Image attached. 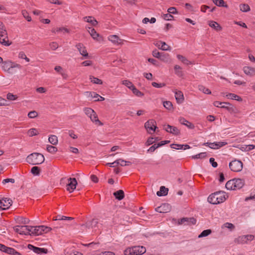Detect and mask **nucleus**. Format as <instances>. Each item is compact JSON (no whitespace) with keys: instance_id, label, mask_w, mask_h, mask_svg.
<instances>
[{"instance_id":"nucleus-63","label":"nucleus","mask_w":255,"mask_h":255,"mask_svg":"<svg viewBox=\"0 0 255 255\" xmlns=\"http://www.w3.org/2000/svg\"><path fill=\"white\" fill-rule=\"evenodd\" d=\"M37 116H38V114L35 111H31V112H29V113L28 114V117L31 119L34 118L36 117Z\"/></svg>"},{"instance_id":"nucleus-58","label":"nucleus","mask_w":255,"mask_h":255,"mask_svg":"<svg viewBox=\"0 0 255 255\" xmlns=\"http://www.w3.org/2000/svg\"><path fill=\"white\" fill-rule=\"evenodd\" d=\"M49 46L51 50H55L58 48L59 45L56 42H52L49 43Z\"/></svg>"},{"instance_id":"nucleus-20","label":"nucleus","mask_w":255,"mask_h":255,"mask_svg":"<svg viewBox=\"0 0 255 255\" xmlns=\"http://www.w3.org/2000/svg\"><path fill=\"white\" fill-rule=\"evenodd\" d=\"M179 122L181 124L186 126L190 129H193L195 128L194 125L192 123L188 121L184 118H180Z\"/></svg>"},{"instance_id":"nucleus-12","label":"nucleus","mask_w":255,"mask_h":255,"mask_svg":"<svg viewBox=\"0 0 255 255\" xmlns=\"http://www.w3.org/2000/svg\"><path fill=\"white\" fill-rule=\"evenodd\" d=\"M196 223V220L192 218H183L178 220V224L186 225H195Z\"/></svg>"},{"instance_id":"nucleus-55","label":"nucleus","mask_w":255,"mask_h":255,"mask_svg":"<svg viewBox=\"0 0 255 255\" xmlns=\"http://www.w3.org/2000/svg\"><path fill=\"white\" fill-rule=\"evenodd\" d=\"M24 227H26V235H32V230H33L34 227L31 226H24Z\"/></svg>"},{"instance_id":"nucleus-31","label":"nucleus","mask_w":255,"mask_h":255,"mask_svg":"<svg viewBox=\"0 0 255 255\" xmlns=\"http://www.w3.org/2000/svg\"><path fill=\"white\" fill-rule=\"evenodd\" d=\"M85 95L90 100H92L93 98H98L100 95L94 92H85Z\"/></svg>"},{"instance_id":"nucleus-4","label":"nucleus","mask_w":255,"mask_h":255,"mask_svg":"<svg viewBox=\"0 0 255 255\" xmlns=\"http://www.w3.org/2000/svg\"><path fill=\"white\" fill-rule=\"evenodd\" d=\"M146 252L145 248L143 246H134L127 249L124 254L125 255H141Z\"/></svg>"},{"instance_id":"nucleus-11","label":"nucleus","mask_w":255,"mask_h":255,"mask_svg":"<svg viewBox=\"0 0 255 255\" xmlns=\"http://www.w3.org/2000/svg\"><path fill=\"white\" fill-rule=\"evenodd\" d=\"M163 127L164 129L169 133H172L175 135H178L180 133L179 129H178V128L175 127L171 126L169 125H163Z\"/></svg>"},{"instance_id":"nucleus-24","label":"nucleus","mask_w":255,"mask_h":255,"mask_svg":"<svg viewBox=\"0 0 255 255\" xmlns=\"http://www.w3.org/2000/svg\"><path fill=\"white\" fill-rule=\"evenodd\" d=\"M209 25L211 27L214 28L217 31H220L222 29L221 26L216 21H210Z\"/></svg>"},{"instance_id":"nucleus-25","label":"nucleus","mask_w":255,"mask_h":255,"mask_svg":"<svg viewBox=\"0 0 255 255\" xmlns=\"http://www.w3.org/2000/svg\"><path fill=\"white\" fill-rule=\"evenodd\" d=\"M88 31L94 39L99 40L98 37H100V34L96 32L94 28L89 27Z\"/></svg>"},{"instance_id":"nucleus-46","label":"nucleus","mask_w":255,"mask_h":255,"mask_svg":"<svg viewBox=\"0 0 255 255\" xmlns=\"http://www.w3.org/2000/svg\"><path fill=\"white\" fill-rule=\"evenodd\" d=\"M131 90L133 93L138 97H142L144 95V94L141 92L139 91L138 89H137L135 86H134Z\"/></svg>"},{"instance_id":"nucleus-41","label":"nucleus","mask_w":255,"mask_h":255,"mask_svg":"<svg viewBox=\"0 0 255 255\" xmlns=\"http://www.w3.org/2000/svg\"><path fill=\"white\" fill-rule=\"evenodd\" d=\"M240 10L243 12H248L250 10V7L248 4H241L240 5Z\"/></svg>"},{"instance_id":"nucleus-26","label":"nucleus","mask_w":255,"mask_h":255,"mask_svg":"<svg viewBox=\"0 0 255 255\" xmlns=\"http://www.w3.org/2000/svg\"><path fill=\"white\" fill-rule=\"evenodd\" d=\"M116 199L118 200H121L124 199L125 197V193L123 190H119L116 192H115L113 194Z\"/></svg>"},{"instance_id":"nucleus-33","label":"nucleus","mask_w":255,"mask_h":255,"mask_svg":"<svg viewBox=\"0 0 255 255\" xmlns=\"http://www.w3.org/2000/svg\"><path fill=\"white\" fill-rule=\"evenodd\" d=\"M214 3L218 6L228 7V5L223 0H212Z\"/></svg>"},{"instance_id":"nucleus-10","label":"nucleus","mask_w":255,"mask_h":255,"mask_svg":"<svg viewBox=\"0 0 255 255\" xmlns=\"http://www.w3.org/2000/svg\"><path fill=\"white\" fill-rule=\"evenodd\" d=\"M12 200L10 198H3L0 200V209L6 210L11 205Z\"/></svg>"},{"instance_id":"nucleus-61","label":"nucleus","mask_w":255,"mask_h":255,"mask_svg":"<svg viewBox=\"0 0 255 255\" xmlns=\"http://www.w3.org/2000/svg\"><path fill=\"white\" fill-rule=\"evenodd\" d=\"M162 17L166 20H171L173 18V16L169 13L163 14Z\"/></svg>"},{"instance_id":"nucleus-7","label":"nucleus","mask_w":255,"mask_h":255,"mask_svg":"<svg viewBox=\"0 0 255 255\" xmlns=\"http://www.w3.org/2000/svg\"><path fill=\"white\" fill-rule=\"evenodd\" d=\"M229 166L232 171L238 172L242 171L243 163L240 160L235 159L230 162Z\"/></svg>"},{"instance_id":"nucleus-22","label":"nucleus","mask_w":255,"mask_h":255,"mask_svg":"<svg viewBox=\"0 0 255 255\" xmlns=\"http://www.w3.org/2000/svg\"><path fill=\"white\" fill-rule=\"evenodd\" d=\"M108 39L115 44H121L122 40L116 35H110Z\"/></svg>"},{"instance_id":"nucleus-6","label":"nucleus","mask_w":255,"mask_h":255,"mask_svg":"<svg viewBox=\"0 0 255 255\" xmlns=\"http://www.w3.org/2000/svg\"><path fill=\"white\" fill-rule=\"evenodd\" d=\"M81 226L86 230H92L96 231L99 228V221L97 219L94 218L92 220L87 221L85 224H81Z\"/></svg>"},{"instance_id":"nucleus-52","label":"nucleus","mask_w":255,"mask_h":255,"mask_svg":"<svg viewBox=\"0 0 255 255\" xmlns=\"http://www.w3.org/2000/svg\"><path fill=\"white\" fill-rule=\"evenodd\" d=\"M18 222L20 223H21L23 224H27L29 223L30 220L28 218L21 217L18 218Z\"/></svg>"},{"instance_id":"nucleus-17","label":"nucleus","mask_w":255,"mask_h":255,"mask_svg":"<svg viewBox=\"0 0 255 255\" xmlns=\"http://www.w3.org/2000/svg\"><path fill=\"white\" fill-rule=\"evenodd\" d=\"M1 63L2 64V65L1 66L2 70L5 72H7L8 73L11 74V72L10 71V69L12 67V66H11V61H2V62H1Z\"/></svg>"},{"instance_id":"nucleus-59","label":"nucleus","mask_w":255,"mask_h":255,"mask_svg":"<svg viewBox=\"0 0 255 255\" xmlns=\"http://www.w3.org/2000/svg\"><path fill=\"white\" fill-rule=\"evenodd\" d=\"M223 227L229 229L231 231L234 230L235 228V226L230 223H226L224 224Z\"/></svg>"},{"instance_id":"nucleus-2","label":"nucleus","mask_w":255,"mask_h":255,"mask_svg":"<svg viewBox=\"0 0 255 255\" xmlns=\"http://www.w3.org/2000/svg\"><path fill=\"white\" fill-rule=\"evenodd\" d=\"M226 200L225 193L219 191L211 194L208 198V201L212 204H218Z\"/></svg>"},{"instance_id":"nucleus-45","label":"nucleus","mask_w":255,"mask_h":255,"mask_svg":"<svg viewBox=\"0 0 255 255\" xmlns=\"http://www.w3.org/2000/svg\"><path fill=\"white\" fill-rule=\"evenodd\" d=\"M212 231L210 229L204 230L198 236L199 238L207 237L211 233Z\"/></svg>"},{"instance_id":"nucleus-56","label":"nucleus","mask_w":255,"mask_h":255,"mask_svg":"<svg viewBox=\"0 0 255 255\" xmlns=\"http://www.w3.org/2000/svg\"><path fill=\"white\" fill-rule=\"evenodd\" d=\"M169 54L165 53H162L159 59L164 62H167L169 60Z\"/></svg>"},{"instance_id":"nucleus-16","label":"nucleus","mask_w":255,"mask_h":255,"mask_svg":"<svg viewBox=\"0 0 255 255\" xmlns=\"http://www.w3.org/2000/svg\"><path fill=\"white\" fill-rule=\"evenodd\" d=\"M76 47L78 50L79 51L81 55L85 57H88V53L87 51L86 47L84 46L83 44L79 43L76 45Z\"/></svg>"},{"instance_id":"nucleus-29","label":"nucleus","mask_w":255,"mask_h":255,"mask_svg":"<svg viewBox=\"0 0 255 255\" xmlns=\"http://www.w3.org/2000/svg\"><path fill=\"white\" fill-rule=\"evenodd\" d=\"M175 99L178 103H182L184 100V96L181 91L176 92L175 94Z\"/></svg>"},{"instance_id":"nucleus-47","label":"nucleus","mask_w":255,"mask_h":255,"mask_svg":"<svg viewBox=\"0 0 255 255\" xmlns=\"http://www.w3.org/2000/svg\"><path fill=\"white\" fill-rule=\"evenodd\" d=\"M122 83L123 85H125L130 90L134 86L130 81L127 80L123 81Z\"/></svg>"},{"instance_id":"nucleus-64","label":"nucleus","mask_w":255,"mask_h":255,"mask_svg":"<svg viewBox=\"0 0 255 255\" xmlns=\"http://www.w3.org/2000/svg\"><path fill=\"white\" fill-rule=\"evenodd\" d=\"M167 12L170 14H176L178 11L175 7H170L167 9Z\"/></svg>"},{"instance_id":"nucleus-15","label":"nucleus","mask_w":255,"mask_h":255,"mask_svg":"<svg viewBox=\"0 0 255 255\" xmlns=\"http://www.w3.org/2000/svg\"><path fill=\"white\" fill-rule=\"evenodd\" d=\"M171 207L168 203H163L160 206L157 207L155 211L159 213H167L171 210Z\"/></svg>"},{"instance_id":"nucleus-14","label":"nucleus","mask_w":255,"mask_h":255,"mask_svg":"<svg viewBox=\"0 0 255 255\" xmlns=\"http://www.w3.org/2000/svg\"><path fill=\"white\" fill-rule=\"evenodd\" d=\"M27 247L29 250L33 251L37 254H47L48 252V250L46 249L36 247L31 244H28Z\"/></svg>"},{"instance_id":"nucleus-39","label":"nucleus","mask_w":255,"mask_h":255,"mask_svg":"<svg viewBox=\"0 0 255 255\" xmlns=\"http://www.w3.org/2000/svg\"><path fill=\"white\" fill-rule=\"evenodd\" d=\"M31 172L34 175L38 176L40 175V168L38 166H33L31 169Z\"/></svg>"},{"instance_id":"nucleus-53","label":"nucleus","mask_w":255,"mask_h":255,"mask_svg":"<svg viewBox=\"0 0 255 255\" xmlns=\"http://www.w3.org/2000/svg\"><path fill=\"white\" fill-rule=\"evenodd\" d=\"M163 52H159L157 50L155 49L152 51V54L153 57L159 59Z\"/></svg>"},{"instance_id":"nucleus-19","label":"nucleus","mask_w":255,"mask_h":255,"mask_svg":"<svg viewBox=\"0 0 255 255\" xmlns=\"http://www.w3.org/2000/svg\"><path fill=\"white\" fill-rule=\"evenodd\" d=\"M244 73L250 76L255 75V68L250 66H245L243 69Z\"/></svg>"},{"instance_id":"nucleus-40","label":"nucleus","mask_w":255,"mask_h":255,"mask_svg":"<svg viewBox=\"0 0 255 255\" xmlns=\"http://www.w3.org/2000/svg\"><path fill=\"white\" fill-rule=\"evenodd\" d=\"M90 79L91 80V82L94 84H100L101 85L103 84V82L101 79H99L98 78H96L93 76H90Z\"/></svg>"},{"instance_id":"nucleus-44","label":"nucleus","mask_w":255,"mask_h":255,"mask_svg":"<svg viewBox=\"0 0 255 255\" xmlns=\"http://www.w3.org/2000/svg\"><path fill=\"white\" fill-rule=\"evenodd\" d=\"M159 43H161L160 49L164 51H170L171 50L170 46L167 45L165 42L162 41V42H159Z\"/></svg>"},{"instance_id":"nucleus-27","label":"nucleus","mask_w":255,"mask_h":255,"mask_svg":"<svg viewBox=\"0 0 255 255\" xmlns=\"http://www.w3.org/2000/svg\"><path fill=\"white\" fill-rule=\"evenodd\" d=\"M168 189L165 186H161L159 191H157L156 194L158 196H166L167 195Z\"/></svg>"},{"instance_id":"nucleus-3","label":"nucleus","mask_w":255,"mask_h":255,"mask_svg":"<svg viewBox=\"0 0 255 255\" xmlns=\"http://www.w3.org/2000/svg\"><path fill=\"white\" fill-rule=\"evenodd\" d=\"M0 43L4 46H9L11 44L9 42L7 31L1 21H0Z\"/></svg>"},{"instance_id":"nucleus-32","label":"nucleus","mask_w":255,"mask_h":255,"mask_svg":"<svg viewBox=\"0 0 255 255\" xmlns=\"http://www.w3.org/2000/svg\"><path fill=\"white\" fill-rule=\"evenodd\" d=\"M174 69L175 70V74L178 76H179V77H182L183 76V72L181 70H182V68L180 66H179L178 65H176L174 66Z\"/></svg>"},{"instance_id":"nucleus-62","label":"nucleus","mask_w":255,"mask_h":255,"mask_svg":"<svg viewBox=\"0 0 255 255\" xmlns=\"http://www.w3.org/2000/svg\"><path fill=\"white\" fill-rule=\"evenodd\" d=\"M170 147L172 148L176 149H183L182 144H179L173 143L170 145Z\"/></svg>"},{"instance_id":"nucleus-30","label":"nucleus","mask_w":255,"mask_h":255,"mask_svg":"<svg viewBox=\"0 0 255 255\" xmlns=\"http://www.w3.org/2000/svg\"><path fill=\"white\" fill-rule=\"evenodd\" d=\"M225 96L228 99L235 100L239 102L242 101L243 100L241 97L233 93H228L225 95Z\"/></svg>"},{"instance_id":"nucleus-37","label":"nucleus","mask_w":255,"mask_h":255,"mask_svg":"<svg viewBox=\"0 0 255 255\" xmlns=\"http://www.w3.org/2000/svg\"><path fill=\"white\" fill-rule=\"evenodd\" d=\"M235 242L238 244H245L247 243V239L245 236L239 237L238 238L236 239Z\"/></svg>"},{"instance_id":"nucleus-9","label":"nucleus","mask_w":255,"mask_h":255,"mask_svg":"<svg viewBox=\"0 0 255 255\" xmlns=\"http://www.w3.org/2000/svg\"><path fill=\"white\" fill-rule=\"evenodd\" d=\"M221 108L226 109L231 114H238L239 113V111L236 107L228 102L224 103L223 105L221 106Z\"/></svg>"},{"instance_id":"nucleus-42","label":"nucleus","mask_w":255,"mask_h":255,"mask_svg":"<svg viewBox=\"0 0 255 255\" xmlns=\"http://www.w3.org/2000/svg\"><path fill=\"white\" fill-rule=\"evenodd\" d=\"M198 89L200 91H202L204 94H211V91L209 89L206 88L205 86H204L203 85H199Z\"/></svg>"},{"instance_id":"nucleus-18","label":"nucleus","mask_w":255,"mask_h":255,"mask_svg":"<svg viewBox=\"0 0 255 255\" xmlns=\"http://www.w3.org/2000/svg\"><path fill=\"white\" fill-rule=\"evenodd\" d=\"M234 180V187L235 190L240 189L242 188L245 184V181L243 179H233Z\"/></svg>"},{"instance_id":"nucleus-50","label":"nucleus","mask_w":255,"mask_h":255,"mask_svg":"<svg viewBox=\"0 0 255 255\" xmlns=\"http://www.w3.org/2000/svg\"><path fill=\"white\" fill-rule=\"evenodd\" d=\"M38 133L37 130L36 128H31L28 131V134L30 136L37 135Z\"/></svg>"},{"instance_id":"nucleus-1","label":"nucleus","mask_w":255,"mask_h":255,"mask_svg":"<svg viewBox=\"0 0 255 255\" xmlns=\"http://www.w3.org/2000/svg\"><path fill=\"white\" fill-rule=\"evenodd\" d=\"M45 160L43 154L34 152L27 156V162L31 165H39L44 162Z\"/></svg>"},{"instance_id":"nucleus-51","label":"nucleus","mask_w":255,"mask_h":255,"mask_svg":"<svg viewBox=\"0 0 255 255\" xmlns=\"http://www.w3.org/2000/svg\"><path fill=\"white\" fill-rule=\"evenodd\" d=\"M14 251V249L12 248L7 247L4 246L2 252L9 255H12V253Z\"/></svg>"},{"instance_id":"nucleus-5","label":"nucleus","mask_w":255,"mask_h":255,"mask_svg":"<svg viewBox=\"0 0 255 255\" xmlns=\"http://www.w3.org/2000/svg\"><path fill=\"white\" fill-rule=\"evenodd\" d=\"M84 111L93 123L99 125H103V123L98 119L97 114L93 109L90 108H85Z\"/></svg>"},{"instance_id":"nucleus-23","label":"nucleus","mask_w":255,"mask_h":255,"mask_svg":"<svg viewBox=\"0 0 255 255\" xmlns=\"http://www.w3.org/2000/svg\"><path fill=\"white\" fill-rule=\"evenodd\" d=\"M26 227H24V226H16L13 227V229L15 232L20 235H26Z\"/></svg>"},{"instance_id":"nucleus-28","label":"nucleus","mask_w":255,"mask_h":255,"mask_svg":"<svg viewBox=\"0 0 255 255\" xmlns=\"http://www.w3.org/2000/svg\"><path fill=\"white\" fill-rule=\"evenodd\" d=\"M85 21L90 23L93 26H96L98 24V21L93 16H85L84 17Z\"/></svg>"},{"instance_id":"nucleus-21","label":"nucleus","mask_w":255,"mask_h":255,"mask_svg":"<svg viewBox=\"0 0 255 255\" xmlns=\"http://www.w3.org/2000/svg\"><path fill=\"white\" fill-rule=\"evenodd\" d=\"M48 229L47 226H38L34 227L33 230H32V235L35 236H39L41 235V229Z\"/></svg>"},{"instance_id":"nucleus-36","label":"nucleus","mask_w":255,"mask_h":255,"mask_svg":"<svg viewBox=\"0 0 255 255\" xmlns=\"http://www.w3.org/2000/svg\"><path fill=\"white\" fill-rule=\"evenodd\" d=\"M48 140L53 145H56L58 143V138L55 135H51L49 137Z\"/></svg>"},{"instance_id":"nucleus-60","label":"nucleus","mask_w":255,"mask_h":255,"mask_svg":"<svg viewBox=\"0 0 255 255\" xmlns=\"http://www.w3.org/2000/svg\"><path fill=\"white\" fill-rule=\"evenodd\" d=\"M151 85L153 87H155V88H162L164 86H165V83H157L156 82H153L152 83H151Z\"/></svg>"},{"instance_id":"nucleus-34","label":"nucleus","mask_w":255,"mask_h":255,"mask_svg":"<svg viewBox=\"0 0 255 255\" xmlns=\"http://www.w3.org/2000/svg\"><path fill=\"white\" fill-rule=\"evenodd\" d=\"M177 57L179 60H180L182 62L186 65H188L192 64V63L189 61L185 57L181 55L178 54L177 55Z\"/></svg>"},{"instance_id":"nucleus-49","label":"nucleus","mask_w":255,"mask_h":255,"mask_svg":"<svg viewBox=\"0 0 255 255\" xmlns=\"http://www.w3.org/2000/svg\"><path fill=\"white\" fill-rule=\"evenodd\" d=\"M22 14L23 16V17L28 21H31V16L29 15V13L28 12L25 10H22Z\"/></svg>"},{"instance_id":"nucleus-35","label":"nucleus","mask_w":255,"mask_h":255,"mask_svg":"<svg viewBox=\"0 0 255 255\" xmlns=\"http://www.w3.org/2000/svg\"><path fill=\"white\" fill-rule=\"evenodd\" d=\"M234 179L228 181L226 184V188L227 190H235L234 187Z\"/></svg>"},{"instance_id":"nucleus-38","label":"nucleus","mask_w":255,"mask_h":255,"mask_svg":"<svg viewBox=\"0 0 255 255\" xmlns=\"http://www.w3.org/2000/svg\"><path fill=\"white\" fill-rule=\"evenodd\" d=\"M207 156V154L206 152H201L199 154H197L195 155H193L192 156V158L193 159H203L205 158Z\"/></svg>"},{"instance_id":"nucleus-48","label":"nucleus","mask_w":255,"mask_h":255,"mask_svg":"<svg viewBox=\"0 0 255 255\" xmlns=\"http://www.w3.org/2000/svg\"><path fill=\"white\" fill-rule=\"evenodd\" d=\"M120 161L123 162L124 160L122 159H118L112 163H108L106 165L111 167H116L120 163Z\"/></svg>"},{"instance_id":"nucleus-8","label":"nucleus","mask_w":255,"mask_h":255,"mask_svg":"<svg viewBox=\"0 0 255 255\" xmlns=\"http://www.w3.org/2000/svg\"><path fill=\"white\" fill-rule=\"evenodd\" d=\"M144 127L147 131L150 133V131L153 132L155 131L156 129L157 128L156 126V122L153 119L149 120L144 124Z\"/></svg>"},{"instance_id":"nucleus-13","label":"nucleus","mask_w":255,"mask_h":255,"mask_svg":"<svg viewBox=\"0 0 255 255\" xmlns=\"http://www.w3.org/2000/svg\"><path fill=\"white\" fill-rule=\"evenodd\" d=\"M70 182L67 184L66 189L70 192H72L75 189L77 182L75 178H69L68 179Z\"/></svg>"},{"instance_id":"nucleus-43","label":"nucleus","mask_w":255,"mask_h":255,"mask_svg":"<svg viewBox=\"0 0 255 255\" xmlns=\"http://www.w3.org/2000/svg\"><path fill=\"white\" fill-rule=\"evenodd\" d=\"M46 149L49 152L52 154H54L57 151V148L51 145H47Z\"/></svg>"},{"instance_id":"nucleus-57","label":"nucleus","mask_w":255,"mask_h":255,"mask_svg":"<svg viewBox=\"0 0 255 255\" xmlns=\"http://www.w3.org/2000/svg\"><path fill=\"white\" fill-rule=\"evenodd\" d=\"M16 95H13L12 93H8L6 95V98L10 101H13L17 99Z\"/></svg>"},{"instance_id":"nucleus-54","label":"nucleus","mask_w":255,"mask_h":255,"mask_svg":"<svg viewBox=\"0 0 255 255\" xmlns=\"http://www.w3.org/2000/svg\"><path fill=\"white\" fill-rule=\"evenodd\" d=\"M164 107L167 110H171L172 109V104L170 101H165L163 102Z\"/></svg>"}]
</instances>
